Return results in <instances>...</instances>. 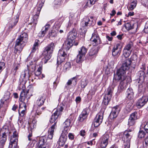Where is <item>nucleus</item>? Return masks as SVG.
<instances>
[{"mask_svg":"<svg viewBox=\"0 0 148 148\" xmlns=\"http://www.w3.org/2000/svg\"><path fill=\"white\" fill-rule=\"evenodd\" d=\"M132 61L130 59L125 60L122 64L121 67L117 70L116 74H114L113 81L114 87L117 84V81H121L119 86V89L121 91L125 89L128 85L125 81L126 71L128 70L131 64Z\"/></svg>","mask_w":148,"mask_h":148,"instance_id":"f257e3e1","label":"nucleus"},{"mask_svg":"<svg viewBox=\"0 0 148 148\" xmlns=\"http://www.w3.org/2000/svg\"><path fill=\"white\" fill-rule=\"evenodd\" d=\"M63 110V108L60 107L59 108L57 109L56 111L52 115L51 118L50 120V122L51 123H54V124L49 128L48 130V137L50 139H52L53 137L54 130L56 128V119H58L60 115L61 114Z\"/></svg>","mask_w":148,"mask_h":148,"instance_id":"f03ea898","label":"nucleus"},{"mask_svg":"<svg viewBox=\"0 0 148 148\" xmlns=\"http://www.w3.org/2000/svg\"><path fill=\"white\" fill-rule=\"evenodd\" d=\"M28 39V36L27 33H22L16 40L14 53H20L25 45V43L27 42Z\"/></svg>","mask_w":148,"mask_h":148,"instance_id":"7ed1b4c3","label":"nucleus"},{"mask_svg":"<svg viewBox=\"0 0 148 148\" xmlns=\"http://www.w3.org/2000/svg\"><path fill=\"white\" fill-rule=\"evenodd\" d=\"M55 47L54 43L52 42L45 47L42 53L44 56L45 63H46L51 58Z\"/></svg>","mask_w":148,"mask_h":148,"instance_id":"20e7f679","label":"nucleus"},{"mask_svg":"<svg viewBox=\"0 0 148 148\" xmlns=\"http://www.w3.org/2000/svg\"><path fill=\"white\" fill-rule=\"evenodd\" d=\"M18 138V133L16 131H15L12 135L10 136L9 148H14L17 147Z\"/></svg>","mask_w":148,"mask_h":148,"instance_id":"39448f33","label":"nucleus"},{"mask_svg":"<svg viewBox=\"0 0 148 148\" xmlns=\"http://www.w3.org/2000/svg\"><path fill=\"white\" fill-rule=\"evenodd\" d=\"M103 111H101L96 116L93 123L95 127L99 126L102 122L103 116Z\"/></svg>","mask_w":148,"mask_h":148,"instance_id":"423d86ee","label":"nucleus"},{"mask_svg":"<svg viewBox=\"0 0 148 148\" xmlns=\"http://www.w3.org/2000/svg\"><path fill=\"white\" fill-rule=\"evenodd\" d=\"M45 1L43 0H40L38 2L37 6L38 7L37 12L36 14L33 16V18L34 21V23L36 25L37 24L38 19L39 15L41 10L43 6Z\"/></svg>","mask_w":148,"mask_h":148,"instance_id":"0eeeda50","label":"nucleus"},{"mask_svg":"<svg viewBox=\"0 0 148 148\" xmlns=\"http://www.w3.org/2000/svg\"><path fill=\"white\" fill-rule=\"evenodd\" d=\"M67 57V53L64 50L62 49H60L57 59V65H59L64 62Z\"/></svg>","mask_w":148,"mask_h":148,"instance_id":"6e6552de","label":"nucleus"},{"mask_svg":"<svg viewBox=\"0 0 148 148\" xmlns=\"http://www.w3.org/2000/svg\"><path fill=\"white\" fill-rule=\"evenodd\" d=\"M95 24V21L94 20L93 17L90 16L89 18L86 17L84 19L81 23V25L84 27L87 26H92Z\"/></svg>","mask_w":148,"mask_h":148,"instance_id":"1a4fd4ad","label":"nucleus"},{"mask_svg":"<svg viewBox=\"0 0 148 148\" xmlns=\"http://www.w3.org/2000/svg\"><path fill=\"white\" fill-rule=\"evenodd\" d=\"M110 137L107 134H104L102 135L99 139L101 148H106L108 145Z\"/></svg>","mask_w":148,"mask_h":148,"instance_id":"9d476101","label":"nucleus"},{"mask_svg":"<svg viewBox=\"0 0 148 148\" xmlns=\"http://www.w3.org/2000/svg\"><path fill=\"white\" fill-rule=\"evenodd\" d=\"M148 101V96L144 95L139 99L136 103V106L139 108L144 106Z\"/></svg>","mask_w":148,"mask_h":148,"instance_id":"9b49d317","label":"nucleus"},{"mask_svg":"<svg viewBox=\"0 0 148 148\" xmlns=\"http://www.w3.org/2000/svg\"><path fill=\"white\" fill-rule=\"evenodd\" d=\"M119 137L122 138L124 143L130 142L132 135L127 131H125L124 132L121 133L119 135Z\"/></svg>","mask_w":148,"mask_h":148,"instance_id":"f8f14e48","label":"nucleus"},{"mask_svg":"<svg viewBox=\"0 0 148 148\" xmlns=\"http://www.w3.org/2000/svg\"><path fill=\"white\" fill-rule=\"evenodd\" d=\"M90 41L93 46H96L101 43L100 39L98 34L94 32L92 34Z\"/></svg>","mask_w":148,"mask_h":148,"instance_id":"ddd939ff","label":"nucleus"},{"mask_svg":"<svg viewBox=\"0 0 148 148\" xmlns=\"http://www.w3.org/2000/svg\"><path fill=\"white\" fill-rule=\"evenodd\" d=\"M89 112V110L88 108H86L84 109L79 116L78 119L79 121L82 122L86 120L87 118Z\"/></svg>","mask_w":148,"mask_h":148,"instance_id":"4468645a","label":"nucleus"},{"mask_svg":"<svg viewBox=\"0 0 148 148\" xmlns=\"http://www.w3.org/2000/svg\"><path fill=\"white\" fill-rule=\"evenodd\" d=\"M120 111L119 106H116L113 107L110 114L109 117L111 119L116 118Z\"/></svg>","mask_w":148,"mask_h":148,"instance_id":"2eb2a0df","label":"nucleus"},{"mask_svg":"<svg viewBox=\"0 0 148 148\" xmlns=\"http://www.w3.org/2000/svg\"><path fill=\"white\" fill-rule=\"evenodd\" d=\"M26 106L25 103H21L19 106L18 110L19 115L21 117H24L26 113Z\"/></svg>","mask_w":148,"mask_h":148,"instance_id":"dca6fc26","label":"nucleus"},{"mask_svg":"<svg viewBox=\"0 0 148 148\" xmlns=\"http://www.w3.org/2000/svg\"><path fill=\"white\" fill-rule=\"evenodd\" d=\"M46 139H45L43 137L40 138L38 143V147L41 148H49V144L46 143Z\"/></svg>","mask_w":148,"mask_h":148,"instance_id":"f3484780","label":"nucleus"},{"mask_svg":"<svg viewBox=\"0 0 148 148\" xmlns=\"http://www.w3.org/2000/svg\"><path fill=\"white\" fill-rule=\"evenodd\" d=\"M124 27L127 30L134 29V32H136L138 27V24L137 23L131 24L127 23L125 24Z\"/></svg>","mask_w":148,"mask_h":148,"instance_id":"a211bd4d","label":"nucleus"},{"mask_svg":"<svg viewBox=\"0 0 148 148\" xmlns=\"http://www.w3.org/2000/svg\"><path fill=\"white\" fill-rule=\"evenodd\" d=\"M99 48L93 47L90 50L88 53L89 58H92L96 57L99 51Z\"/></svg>","mask_w":148,"mask_h":148,"instance_id":"6ab92c4d","label":"nucleus"},{"mask_svg":"<svg viewBox=\"0 0 148 148\" xmlns=\"http://www.w3.org/2000/svg\"><path fill=\"white\" fill-rule=\"evenodd\" d=\"M67 134L62 132L58 142L60 146H62L64 145L67 138L66 136Z\"/></svg>","mask_w":148,"mask_h":148,"instance_id":"aec40b11","label":"nucleus"},{"mask_svg":"<svg viewBox=\"0 0 148 148\" xmlns=\"http://www.w3.org/2000/svg\"><path fill=\"white\" fill-rule=\"evenodd\" d=\"M126 98L129 100L133 99L134 97V93L132 89L131 88H128L126 90L125 93Z\"/></svg>","mask_w":148,"mask_h":148,"instance_id":"412c9836","label":"nucleus"},{"mask_svg":"<svg viewBox=\"0 0 148 148\" xmlns=\"http://www.w3.org/2000/svg\"><path fill=\"white\" fill-rule=\"evenodd\" d=\"M19 18L18 15H16L14 18H12L11 21L10 22L9 27V29L13 28L16 26L18 22Z\"/></svg>","mask_w":148,"mask_h":148,"instance_id":"4be33fe9","label":"nucleus"},{"mask_svg":"<svg viewBox=\"0 0 148 148\" xmlns=\"http://www.w3.org/2000/svg\"><path fill=\"white\" fill-rule=\"evenodd\" d=\"M7 136L5 132L0 134V148H3L7 140Z\"/></svg>","mask_w":148,"mask_h":148,"instance_id":"5701e85b","label":"nucleus"},{"mask_svg":"<svg viewBox=\"0 0 148 148\" xmlns=\"http://www.w3.org/2000/svg\"><path fill=\"white\" fill-rule=\"evenodd\" d=\"M29 93V90H27L26 92L22 91L20 93V97L19 99V100L24 103V101L27 99V101L28 99L27 98L28 96L27 94Z\"/></svg>","mask_w":148,"mask_h":148,"instance_id":"b1692460","label":"nucleus"},{"mask_svg":"<svg viewBox=\"0 0 148 148\" xmlns=\"http://www.w3.org/2000/svg\"><path fill=\"white\" fill-rule=\"evenodd\" d=\"M71 121L69 119H67L63 123L64 130L62 132L68 134V131L70 129Z\"/></svg>","mask_w":148,"mask_h":148,"instance_id":"393cba45","label":"nucleus"},{"mask_svg":"<svg viewBox=\"0 0 148 148\" xmlns=\"http://www.w3.org/2000/svg\"><path fill=\"white\" fill-rule=\"evenodd\" d=\"M50 27V25L49 24H47L43 27L41 30V31L39 34V35L41 36H44L47 31Z\"/></svg>","mask_w":148,"mask_h":148,"instance_id":"a878e982","label":"nucleus"},{"mask_svg":"<svg viewBox=\"0 0 148 148\" xmlns=\"http://www.w3.org/2000/svg\"><path fill=\"white\" fill-rule=\"evenodd\" d=\"M46 98L44 95H42L38 97L37 100L36 104L38 106L43 105L45 101Z\"/></svg>","mask_w":148,"mask_h":148,"instance_id":"bb28decb","label":"nucleus"},{"mask_svg":"<svg viewBox=\"0 0 148 148\" xmlns=\"http://www.w3.org/2000/svg\"><path fill=\"white\" fill-rule=\"evenodd\" d=\"M30 75L29 74V71L28 70H25L21 73L20 77L21 79L25 81V79H29Z\"/></svg>","mask_w":148,"mask_h":148,"instance_id":"cd10ccee","label":"nucleus"},{"mask_svg":"<svg viewBox=\"0 0 148 148\" xmlns=\"http://www.w3.org/2000/svg\"><path fill=\"white\" fill-rule=\"evenodd\" d=\"M77 33L74 32H70L68 34L67 37V39L70 40L73 42L74 41V40L76 38Z\"/></svg>","mask_w":148,"mask_h":148,"instance_id":"c85d7f7f","label":"nucleus"},{"mask_svg":"<svg viewBox=\"0 0 148 148\" xmlns=\"http://www.w3.org/2000/svg\"><path fill=\"white\" fill-rule=\"evenodd\" d=\"M73 42L67 39L64 43V47H65L66 50H69V49L73 45Z\"/></svg>","mask_w":148,"mask_h":148,"instance_id":"c756f323","label":"nucleus"},{"mask_svg":"<svg viewBox=\"0 0 148 148\" xmlns=\"http://www.w3.org/2000/svg\"><path fill=\"white\" fill-rule=\"evenodd\" d=\"M113 86H114V85L113 86H112L113 87L112 88L111 87H109L108 88L107 91V92L105 94V95L108 97L109 98L110 97L112 98V95L113 90Z\"/></svg>","mask_w":148,"mask_h":148,"instance_id":"7c9ffc66","label":"nucleus"},{"mask_svg":"<svg viewBox=\"0 0 148 148\" xmlns=\"http://www.w3.org/2000/svg\"><path fill=\"white\" fill-rule=\"evenodd\" d=\"M137 4V1L136 0L133 1H132L130 5V6L128 8V10H133L136 7Z\"/></svg>","mask_w":148,"mask_h":148,"instance_id":"2f4dec72","label":"nucleus"},{"mask_svg":"<svg viewBox=\"0 0 148 148\" xmlns=\"http://www.w3.org/2000/svg\"><path fill=\"white\" fill-rule=\"evenodd\" d=\"M71 63L69 62H66L64 65L63 70V71L66 72L69 70L71 68Z\"/></svg>","mask_w":148,"mask_h":148,"instance_id":"473e14b6","label":"nucleus"},{"mask_svg":"<svg viewBox=\"0 0 148 148\" xmlns=\"http://www.w3.org/2000/svg\"><path fill=\"white\" fill-rule=\"evenodd\" d=\"M111 99V98H109L108 97L104 95L103 97L102 103L105 105L107 106L109 102L110 101Z\"/></svg>","mask_w":148,"mask_h":148,"instance_id":"72a5a7b5","label":"nucleus"},{"mask_svg":"<svg viewBox=\"0 0 148 148\" xmlns=\"http://www.w3.org/2000/svg\"><path fill=\"white\" fill-rule=\"evenodd\" d=\"M39 41L38 40H35V42L33 46L32 47V52H35L36 50L38 49L39 45Z\"/></svg>","mask_w":148,"mask_h":148,"instance_id":"f704fd0d","label":"nucleus"},{"mask_svg":"<svg viewBox=\"0 0 148 148\" xmlns=\"http://www.w3.org/2000/svg\"><path fill=\"white\" fill-rule=\"evenodd\" d=\"M25 81H23L21 83L19 84V85L18 87V89L19 90H22V91L26 92L27 90H25Z\"/></svg>","mask_w":148,"mask_h":148,"instance_id":"c9c22d12","label":"nucleus"},{"mask_svg":"<svg viewBox=\"0 0 148 148\" xmlns=\"http://www.w3.org/2000/svg\"><path fill=\"white\" fill-rule=\"evenodd\" d=\"M88 81L86 79H82L81 81V86L82 88H84L88 84Z\"/></svg>","mask_w":148,"mask_h":148,"instance_id":"e433bc0d","label":"nucleus"},{"mask_svg":"<svg viewBox=\"0 0 148 148\" xmlns=\"http://www.w3.org/2000/svg\"><path fill=\"white\" fill-rule=\"evenodd\" d=\"M28 123L29 124V127L28 128V131L29 132L30 131L32 132L34 130V129L35 128L36 126V125L33 123Z\"/></svg>","mask_w":148,"mask_h":148,"instance_id":"4c0bfd02","label":"nucleus"},{"mask_svg":"<svg viewBox=\"0 0 148 148\" xmlns=\"http://www.w3.org/2000/svg\"><path fill=\"white\" fill-rule=\"evenodd\" d=\"M84 56L78 53L77 56L76 62L78 63H81L83 60V57Z\"/></svg>","mask_w":148,"mask_h":148,"instance_id":"58836bf2","label":"nucleus"},{"mask_svg":"<svg viewBox=\"0 0 148 148\" xmlns=\"http://www.w3.org/2000/svg\"><path fill=\"white\" fill-rule=\"evenodd\" d=\"M87 49L85 47L83 46L79 51V53L82 54L84 56L87 53Z\"/></svg>","mask_w":148,"mask_h":148,"instance_id":"ea45409f","label":"nucleus"},{"mask_svg":"<svg viewBox=\"0 0 148 148\" xmlns=\"http://www.w3.org/2000/svg\"><path fill=\"white\" fill-rule=\"evenodd\" d=\"M10 93L8 91H6L5 93L4 96L1 100L3 101H6L10 98Z\"/></svg>","mask_w":148,"mask_h":148,"instance_id":"a19ab883","label":"nucleus"},{"mask_svg":"<svg viewBox=\"0 0 148 148\" xmlns=\"http://www.w3.org/2000/svg\"><path fill=\"white\" fill-rule=\"evenodd\" d=\"M112 55L114 57H118L120 55L121 51L113 50L112 49Z\"/></svg>","mask_w":148,"mask_h":148,"instance_id":"79ce46f5","label":"nucleus"},{"mask_svg":"<svg viewBox=\"0 0 148 148\" xmlns=\"http://www.w3.org/2000/svg\"><path fill=\"white\" fill-rule=\"evenodd\" d=\"M146 133L143 130H140L138 133V137L139 138H144L146 135Z\"/></svg>","mask_w":148,"mask_h":148,"instance_id":"37998d69","label":"nucleus"},{"mask_svg":"<svg viewBox=\"0 0 148 148\" xmlns=\"http://www.w3.org/2000/svg\"><path fill=\"white\" fill-rule=\"evenodd\" d=\"M133 45L132 42H130L125 46L124 49H125L126 50L131 51L130 49L133 46Z\"/></svg>","mask_w":148,"mask_h":148,"instance_id":"c03bdc74","label":"nucleus"},{"mask_svg":"<svg viewBox=\"0 0 148 148\" xmlns=\"http://www.w3.org/2000/svg\"><path fill=\"white\" fill-rule=\"evenodd\" d=\"M130 118L135 120L138 119L137 115V112L135 111L132 113L130 115Z\"/></svg>","mask_w":148,"mask_h":148,"instance_id":"a18cd8bd","label":"nucleus"},{"mask_svg":"<svg viewBox=\"0 0 148 148\" xmlns=\"http://www.w3.org/2000/svg\"><path fill=\"white\" fill-rule=\"evenodd\" d=\"M57 35V33L54 31L52 30L49 32L48 34L49 38H53L56 37Z\"/></svg>","mask_w":148,"mask_h":148,"instance_id":"49530a36","label":"nucleus"},{"mask_svg":"<svg viewBox=\"0 0 148 148\" xmlns=\"http://www.w3.org/2000/svg\"><path fill=\"white\" fill-rule=\"evenodd\" d=\"M46 108V107H42L40 109H38L35 114V116H36V115H40L42 113V112L45 110Z\"/></svg>","mask_w":148,"mask_h":148,"instance_id":"de8ad7c7","label":"nucleus"},{"mask_svg":"<svg viewBox=\"0 0 148 148\" xmlns=\"http://www.w3.org/2000/svg\"><path fill=\"white\" fill-rule=\"evenodd\" d=\"M131 53V51H129L124 49L123 50V55L125 58L128 57L130 55Z\"/></svg>","mask_w":148,"mask_h":148,"instance_id":"09e8293b","label":"nucleus"},{"mask_svg":"<svg viewBox=\"0 0 148 148\" xmlns=\"http://www.w3.org/2000/svg\"><path fill=\"white\" fill-rule=\"evenodd\" d=\"M135 120L130 117L128 119V125L129 127L134 125L135 123Z\"/></svg>","mask_w":148,"mask_h":148,"instance_id":"8fccbe9b","label":"nucleus"},{"mask_svg":"<svg viewBox=\"0 0 148 148\" xmlns=\"http://www.w3.org/2000/svg\"><path fill=\"white\" fill-rule=\"evenodd\" d=\"M42 67L40 66L38 69L35 72V75L36 76H38L40 75L41 73Z\"/></svg>","mask_w":148,"mask_h":148,"instance_id":"3c124183","label":"nucleus"},{"mask_svg":"<svg viewBox=\"0 0 148 148\" xmlns=\"http://www.w3.org/2000/svg\"><path fill=\"white\" fill-rule=\"evenodd\" d=\"M141 3L142 5L145 7H146L148 6V0H141Z\"/></svg>","mask_w":148,"mask_h":148,"instance_id":"603ef678","label":"nucleus"},{"mask_svg":"<svg viewBox=\"0 0 148 148\" xmlns=\"http://www.w3.org/2000/svg\"><path fill=\"white\" fill-rule=\"evenodd\" d=\"M72 81V84L75 85L76 84L77 82V77H75L71 79Z\"/></svg>","mask_w":148,"mask_h":148,"instance_id":"864d4df0","label":"nucleus"},{"mask_svg":"<svg viewBox=\"0 0 148 148\" xmlns=\"http://www.w3.org/2000/svg\"><path fill=\"white\" fill-rule=\"evenodd\" d=\"M144 31L146 33H148V21L146 23Z\"/></svg>","mask_w":148,"mask_h":148,"instance_id":"5fc2aeb1","label":"nucleus"},{"mask_svg":"<svg viewBox=\"0 0 148 148\" xmlns=\"http://www.w3.org/2000/svg\"><path fill=\"white\" fill-rule=\"evenodd\" d=\"M5 114V112L4 111H0V118L1 120H2Z\"/></svg>","mask_w":148,"mask_h":148,"instance_id":"6e6d98bb","label":"nucleus"},{"mask_svg":"<svg viewBox=\"0 0 148 148\" xmlns=\"http://www.w3.org/2000/svg\"><path fill=\"white\" fill-rule=\"evenodd\" d=\"M61 0H55L54 1V3L55 5L59 6L60 5L61 3Z\"/></svg>","mask_w":148,"mask_h":148,"instance_id":"4d7b16f0","label":"nucleus"},{"mask_svg":"<svg viewBox=\"0 0 148 148\" xmlns=\"http://www.w3.org/2000/svg\"><path fill=\"white\" fill-rule=\"evenodd\" d=\"M130 142L124 143L123 148H130Z\"/></svg>","mask_w":148,"mask_h":148,"instance_id":"13d9d810","label":"nucleus"},{"mask_svg":"<svg viewBox=\"0 0 148 148\" xmlns=\"http://www.w3.org/2000/svg\"><path fill=\"white\" fill-rule=\"evenodd\" d=\"M144 128L146 133H148V121L146 123L144 126Z\"/></svg>","mask_w":148,"mask_h":148,"instance_id":"bf43d9fd","label":"nucleus"},{"mask_svg":"<svg viewBox=\"0 0 148 148\" xmlns=\"http://www.w3.org/2000/svg\"><path fill=\"white\" fill-rule=\"evenodd\" d=\"M5 64L3 62H0V73L2 71L3 67L5 66Z\"/></svg>","mask_w":148,"mask_h":148,"instance_id":"052dcab7","label":"nucleus"},{"mask_svg":"<svg viewBox=\"0 0 148 148\" xmlns=\"http://www.w3.org/2000/svg\"><path fill=\"white\" fill-rule=\"evenodd\" d=\"M68 136L70 139L73 140L74 139V135L72 133H69V134Z\"/></svg>","mask_w":148,"mask_h":148,"instance_id":"680f3d73","label":"nucleus"},{"mask_svg":"<svg viewBox=\"0 0 148 148\" xmlns=\"http://www.w3.org/2000/svg\"><path fill=\"white\" fill-rule=\"evenodd\" d=\"M119 45H120L119 44H116V45L114 46L112 50H121L120 49H118V47Z\"/></svg>","mask_w":148,"mask_h":148,"instance_id":"e2e57ef3","label":"nucleus"},{"mask_svg":"<svg viewBox=\"0 0 148 148\" xmlns=\"http://www.w3.org/2000/svg\"><path fill=\"white\" fill-rule=\"evenodd\" d=\"M95 91L94 89H91L89 92V94L91 95H93L95 94Z\"/></svg>","mask_w":148,"mask_h":148,"instance_id":"0e129e2a","label":"nucleus"},{"mask_svg":"<svg viewBox=\"0 0 148 148\" xmlns=\"http://www.w3.org/2000/svg\"><path fill=\"white\" fill-rule=\"evenodd\" d=\"M85 134L86 132L84 130H82L80 132V135L82 136H84L85 135Z\"/></svg>","mask_w":148,"mask_h":148,"instance_id":"69168bd1","label":"nucleus"},{"mask_svg":"<svg viewBox=\"0 0 148 148\" xmlns=\"http://www.w3.org/2000/svg\"><path fill=\"white\" fill-rule=\"evenodd\" d=\"M81 100V98L80 97H77L75 99V101L77 103H79Z\"/></svg>","mask_w":148,"mask_h":148,"instance_id":"338daca9","label":"nucleus"},{"mask_svg":"<svg viewBox=\"0 0 148 148\" xmlns=\"http://www.w3.org/2000/svg\"><path fill=\"white\" fill-rule=\"evenodd\" d=\"M145 145L147 146H148V136H147L145 140Z\"/></svg>","mask_w":148,"mask_h":148,"instance_id":"774afa93","label":"nucleus"}]
</instances>
